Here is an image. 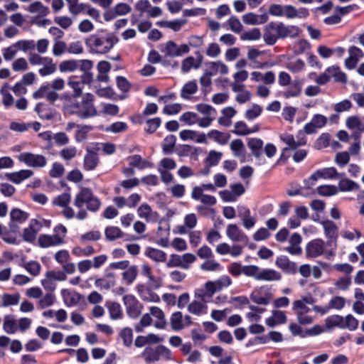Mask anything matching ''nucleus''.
Listing matches in <instances>:
<instances>
[{
  "label": "nucleus",
  "instance_id": "cd10ccee",
  "mask_svg": "<svg viewBox=\"0 0 364 364\" xmlns=\"http://www.w3.org/2000/svg\"><path fill=\"white\" fill-rule=\"evenodd\" d=\"M209 283L207 282L203 287L197 288L194 291V298L208 304L213 299V296L215 294L209 288Z\"/></svg>",
  "mask_w": 364,
  "mask_h": 364
},
{
  "label": "nucleus",
  "instance_id": "774afa93",
  "mask_svg": "<svg viewBox=\"0 0 364 364\" xmlns=\"http://www.w3.org/2000/svg\"><path fill=\"white\" fill-rule=\"evenodd\" d=\"M260 37L261 32L257 28H254L245 31L240 35V39L242 41H257L259 40Z\"/></svg>",
  "mask_w": 364,
  "mask_h": 364
},
{
  "label": "nucleus",
  "instance_id": "2f4dec72",
  "mask_svg": "<svg viewBox=\"0 0 364 364\" xmlns=\"http://www.w3.org/2000/svg\"><path fill=\"white\" fill-rule=\"evenodd\" d=\"M137 214L140 218L144 219L146 222L154 221L158 218L156 212L146 203H143L138 208Z\"/></svg>",
  "mask_w": 364,
  "mask_h": 364
},
{
  "label": "nucleus",
  "instance_id": "6e6552de",
  "mask_svg": "<svg viewBox=\"0 0 364 364\" xmlns=\"http://www.w3.org/2000/svg\"><path fill=\"white\" fill-rule=\"evenodd\" d=\"M292 311L296 316L297 321L302 325L310 324L313 321V317L308 315L310 309L304 304L303 301L295 300L292 303Z\"/></svg>",
  "mask_w": 364,
  "mask_h": 364
},
{
  "label": "nucleus",
  "instance_id": "c9c22d12",
  "mask_svg": "<svg viewBox=\"0 0 364 364\" xmlns=\"http://www.w3.org/2000/svg\"><path fill=\"white\" fill-rule=\"evenodd\" d=\"M206 136L207 139L209 138L220 145L226 144L230 138V135L228 133L218 129H211Z\"/></svg>",
  "mask_w": 364,
  "mask_h": 364
},
{
  "label": "nucleus",
  "instance_id": "4be33fe9",
  "mask_svg": "<svg viewBox=\"0 0 364 364\" xmlns=\"http://www.w3.org/2000/svg\"><path fill=\"white\" fill-rule=\"evenodd\" d=\"M226 235L235 242H244L247 240V236L236 224H230L227 226Z\"/></svg>",
  "mask_w": 364,
  "mask_h": 364
},
{
  "label": "nucleus",
  "instance_id": "de8ad7c7",
  "mask_svg": "<svg viewBox=\"0 0 364 364\" xmlns=\"http://www.w3.org/2000/svg\"><path fill=\"white\" fill-rule=\"evenodd\" d=\"M68 4L69 12L74 16L85 11L87 5L79 3V0H65Z\"/></svg>",
  "mask_w": 364,
  "mask_h": 364
},
{
  "label": "nucleus",
  "instance_id": "338daca9",
  "mask_svg": "<svg viewBox=\"0 0 364 364\" xmlns=\"http://www.w3.org/2000/svg\"><path fill=\"white\" fill-rule=\"evenodd\" d=\"M55 302V295L51 293H48L39 299L38 306L40 309H43L51 306Z\"/></svg>",
  "mask_w": 364,
  "mask_h": 364
},
{
  "label": "nucleus",
  "instance_id": "c85d7f7f",
  "mask_svg": "<svg viewBox=\"0 0 364 364\" xmlns=\"http://www.w3.org/2000/svg\"><path fill=\"white\" fill-rule=\"evenodd\" d=\"M242 18L244 23L254 26L266 23L268 21V15L266 13L257 15L250 12L243 15Z\"/></svg>",
  "mask_w": 364,
  "mask_h": 364
},
{
  "label": "nucleus",
  "instance_id": "dca6fc26",
  "mask_svg": "<svg viewBox=\"0 0 364 364\" xmlns=\"http://www.w3.org/2000/svg\"><path fill=\"white\" fill-rule=\"evenodd\" d=\"M279 139L287 145V147L283 149V151L290 149L295 150L299 146L306 144V142L305 137H297V139H296L292 134L288 133L282 134L279 136Z\"/></svg>",
  "mask_w": 364,
  "mask_h": 364
},
{
  "label": "nucleus",
  "instance_id": "0e129e2a",
  "mask_svg": "<svg viewBox=\"0 0 364 364\" xmlns=\"http://www.w3.org/2000/svg\"><path fill=\"white\" fill-rule=\"evenodd\" d=\"M10 217L11 220L23 223L28 220L29 214L19 208H14L11 210Z\"/></svg>",
  "mask_w": 364,
  "mask_h": 364
},
{
  "label": "nucleus",
  "instance_id": "052dcab7",
  "mask_svg": "<svg viewBox=\"0 0 364 364\" xmlns=\"http://www.w3.org/2000/svg\"><path fill=\"white\" fill-rule=\"evenodd\" d=\"M156 349L152 348H146L141 353V356L146 363H151L159 360V355L157 353Z\"/></svg>",
  "mask_w": 364,
  "mask_h": 364
},
{
  "label": "nucleus",
  "instance_id": "864d4df0",
  "mask_svg": "<svg viewBox=\"0 0 364 364\" xmlns=\"http://www.w3.org/2000/svg\"><path fill=\"white\" fill-rule=\"evenodd\" d=\"M301 92V82L299 80H296L289 84V87L284 92V96L287 98L296 97L300 95Z\"/></svg>",
  "mask_w": 364,
  "mask_h": 364
},
{
  "label": "nucleus",
  "instance_id": "bb28decb",
  "mask_svg": "<svg viewBox=\"0 0 364 364\" xmlns=\"http://www.w3.org/2000/svg\"><path fill=\"white\" fill-rule=\"evenodd\" d=\"M237 111L232 107H226L221 110V116L218 119L219 125L229 127L232 124V118L236 115Z\"/></svg>",
  "mask_w": 364,
  "mask_h": 364
},
{
  "label": "nucleus",
  "instance_id": "f704fd0d",
  "mask_svg": "<svg viewBox=\"0 0 364 364\" xmlns=\"http://www.w3.org/2000/svg\"><path fill=\"white\" fill-rule=\"evenodd\" d=\"M282 279L280 272L273 269L260 268L258 280L267 282H276Z\"/></svg>",
  "mask_w": 364,
  "mask_h": 364
},
{
  "label": "nucleus",
  "instance_id": "09e8293b",
  "mask_svg": "<svg viewBox=\"0 0 364 364\" xmlns=\"http://www.w3.org/2000/svg\"><path fill=\"white\" fill-rule=\"evenodd\" d=\"M3 329L6 333L9 334H14L17 331L18 326H16L14 316L6 315L4 317Z\"/></svg>",
  "mask_w": 364,
  "mask_h": 364
},
{
  "label": "nucleus",
  "instance_id": "7ed1b4c3",
  "mask_svg": "<svg viewBox=\"0 0 364 364\" xmlns=\"http://www.w3.org/2000/svg\"><path fill=\"white\" fill-rule=\"evenodd\" d=\"M117 42V38L112 33L92 35L85 41L86 45L97 53L105 54L109 52Z\"/></svg>",
  "mask_w": 364,
  "mask_h": 364
},
{
  "label": "nucleus",
  "instance_id": "49530a36",
  "mask_svg": "<svg viewBox=\"0 0 364 364\" xmlns=\"http://www.w3.org/2000/svg\"><path fill=\"white\" fill-rule=\"evenodd\" d=\"M198 90V85L196 80H191L186 83L181 90V97L188 100L191 96L195 94Z\"/></svg>",
  "mask_w": 364,
  "mask_h": 364
},
{
  "label": "nucleus",
  "instance_id": "39448f33",
  "mask_svg": "<svg viewBox=\"0 0 364 364\" xmlns=\"http://www.w3.org/2000/svg\"><path fill=\"white\" fill-rule=\"evenodd\" d=\"M273 298L272 288L268 285H263L255 288L250 294L251 300L259 305H267Z\"/></svg>",
  "mask_w": 364,
  "mask_h": 364
},
{
  "label": "nucleus",
  "instance_id": "37998d69",
  "mask_svg": "<svg viewBox=\"0 0 364 364\" xmlns=\"http://www.w3.org/2000/svg\"><path fill=\"white\" fill-rule=\"evenodd\" d=\"M99 162L97 154L95 152L87 151L84 157V168L87 171L95 169Z\"/></svg>",
  "mask_w": 364,
  "mask_h": 364
},
{
  "label": "nucleus",
  "instance_id": "603ef678",
  "mask_svg": "<svg viewBox=\"0 0 364 364\" xmlns=\"http://www.w3.org/2000/svg\"><path fill=\"white\" fill-rule=\"evenodd\" d=\"M286 68L291 72L296 73L302 71L305 68L304 62L301 59H289Z\"/></svg>",
  "mask_w": 364,
  "mask_h": 364
},
{
  "label": "nucleus",
  "instance_id": "e433bc0d",
  "mask_svg": "<svg viewBox=\"0 0 364 364\" xmlns=\"http://www.w3.org/2000/svg\"><path fill=\"white\" fill-rule=\"evenodd\" d=\"M144 255L156 262H165L166 261L167 255L161 250L147 247L144 252Z\"/></svg>",
  "mask_w": 364,
  "mask_h": 364
},
{
  "label": "nucleus",
  "instance_id": "0eeeda50",
  "mask_svg": "<svg viewBox=\"0 0 364 364\" xmlns=\"http://www.w3.org/2000/svg\"><path fill=\"white\" fill-rule=\"evenodd\" d=\"M92 80L90 73H85L79 80L76 76H70L68 79V85L73 90V94L70 95L73 98L79 97L82 93L85 83H89Z\"/></svg>",
  "mask_w": 364,
  "mask_h": 364
},
{
  "label": "nucleus",
  "instance_id": "c03bdc74",
  "mask_svg": "<svg viewBox=\"0 0 364 364\" xmlns=\"http://www.w3.org/2000/svg\"><path fill=\"white\" fill-rule=\"evenodd\" d=\"M275 264L277 267L286 272H294L295 270V263L290 262L286 256L277 257L275 261Z\"/></svg>",
  "mask_w": 364,
  "mask_h": 364
},
{
  "label": "nucleus",
  "instance_id": "5fc2aeb1",
  "mask_svg": "<svg viewBox=\"0 0 364 364\" xmlns=\"http://www.w3.org/2000/svg\"><path fill=\"white\" fill-rule=\"evenodd\" d=\"M107 308L112 319H119L122 317V311L120 305L116 302H108Z\"/></svg>",
  "mask_w": 364,
  "mask_h": 364
},
{
  "label": "nucleus",
  "instance_id": "412c9836",
  "mask_svg": "<svg viewBox=\"0 0 364 364\" xmlns=\"http://www.w3.org/2000/svg\"><path fill=\"white\" fill-rule=\"evenodd\" d=\"M64 243L62 237L58 235L43 234L39 236L38 244L42 248H48L52 246H58Z\"/></svg>",
  "mask_w": 364,
  "mask_h": 364
},
{
  "label": "nucleus",
  "instance_id": "6e6d98bb",
  "mask_svg": "<svg viewBox=\"0 0 364 364\" xmlns=\"http://www.w3.org/2000/svg\"><path fill=\"white\" fill-rule=\"evenodd\" d=\"M20 301V294H4L1 297V306L6 307L9 306L16 305Z\"/></svg>",
  "mask_w": 364,
  "mask_h": 364
},
{
  "label": "nucleus",
  "instance_id": "680f3d73",
  "mask_svg": "<svg viewBox=\"0 0 364 364\" xmlns=\"http://www.w3.org/2000/svg\"><path fill=\"white\" fill-rule=\"evenodd\" d=\"M137 274V269L135 266H129L122 273V278L127 284H131L136 279Z\"/></svg>",
  "mask_w": 364,
  "mask_h": 364
},
{
  "label": "nucleus",
  "instance_id": "4c0bfd02",
  "mask_svg": "<svg viewBox=\"0 0 364 364\" xmlns=\"http://www.w3.org/2000/svg\"><path fill=\"white\" fill-rule=\"evenodd\" d=\"M10 90L11 85L7 82L4 83L0 88L2 103L6 108H9L14 105V99L10 93Z\"/></svg>",
  "mask_w": 364,
  "mask_h": 364
},
{
  "label": "nucleus",
  "instance_id": "393cba45",
  "mask_svg": "<svg viewBox=\"0 0 364 364\" xmlns=\"http://www.w3.org/2000/svg\"><path fill=\"white\" fill-rule=\"evenodd\" d=\"M348 58L345 60V66L350 70L355 67L359 60L363 56V53L360 48L351 46L348 49Z\"/></svg>",
  "mask_w": 364,
  "mask_h": 364
},
{
  "label": "nucleus",
  "instance_id": "f8f14e48",
  "mask_svg": "<svg viewBox=\"0 0 364 364\" xmlns=\"http://www.w3.org/2000/svg\"><path fill=\"white\" fill-rule=\"evenodd\" d=\"M328 122V119L323 114H314L311 121L306 124L304 127V132L306 134H312L317 132L318 129L323 127Z\"/></svg>",
  "mask_w": 364,
  "mask_h": 364
},
{
  "label": "nucleus",
  "instance_id": "f3484780",
  "mask_svg": "<svg viewBox=\"0 0 364 364\" xmlns=\"http://www.w3.org/2000/svg\"><path fill=\"white\" fill-rule=\"evenodd\" d=\"M179 136L181 140H191L198 144H207V136L205 133L192 129H184L180 132Z\"/></svg>",
  "mask_w": 364,
  "mask_h": 364
},
{
  "label": "nucleus",
  "instance_id": "f257e3e1",
  "mask_svg": "<svg viewBox=\"0 0 364 364\" xmlns=\"http://www.w3.org/2000/svg\"><path fill=\"white\" fill-rule=\"evenodd\" d=\"M63 100V111L65 114L75 115L80 119H88L97 115V110L95 106V97L91 93H86L81 101L73 98L68 94L61 95Z\"/></svg>",
  "mask_w": 364,
  "mask_h": 364
},
{
  "label": "nucleus",
  "instance_id": "58836bf2",
  "mask_svg": "<svg viewBox=\"0 0 364 364\" xmlns=\"http://www.w3.org/2000/svg\"><path fill=\"white\" fill-rule=\"evenodd\" d=\"M209 73L210 75H215L217 74L226 75L229 72L228 67L222 61H212L208 63Z\"/></svg>",
  "mask_w": 364,
  "mask_h": 364
},
{
  "label": "nucleus",
  "instance_id": "3c124183",
  "mask_svg": "<svg viewBox=\"0 0 364 364\" xmlns=\"http://www.w3.org/2000/svg\"><path fill=\"white\" fill-rule=\"evenodd\" d=\"M129 165L139 169H144L152 166L149 161L143 159L139 155H134L129 158Z\"/></svg>",
  "mask_w": 364,
  "mask_h": 364
},
{
  "label": "nucleus",
  "instance_id": "7c9ffc66",
  "mask_svg": "<svg viewBox=\"0 0 364 364\" xmlns=\"http://www.w3.org/2000/svg\"><path fill=\"white\" fill-rule=\"evenodd\" d=\"M33 175V172L31 170L24 169L6 173V177L12 183L19 184L21 181L31 177Z\"/></svg>",
  "mask_w": 364,
  "mask_h": 364
},
{
  "label": "nucleus",
  "instance_id": "4d7b16f0",
  "mask_svg": "<svg viewBox=\"0 0 364 364\" xmlns=\"http://www.w3.org/2000/svg\"><path fill=\"white\" fill-rule=\"evenodd\" d=\"M325 235L327 237L333 239L337 235L338 228L335 223L331 220L322 222Z\"/></svg>",
  "mask_w": 364,
  "mask_h": 364
},
{
  "label": "nucleus",
  "instance_id": "ddd939ff",
  "mask_svg": "<svg viewBox=\"0 0 364 364\" xmlns=\"http://www.w3.org/2000/svg\"><path fill=\"white\" fill-rule=\"evenodd\" d=\"M123 301L128 315L133 318L138 317L141 313V305L135 296L131 294L125 295Z\"/></svg>",
  "mask_w": 364,
  "mask_h": 364
},
{
  "label": "nucleus",
  "instance_id": "8fccbe9b",
  "mask_svg": "<svg viewBox=\"0 0 364 364\" xmlns=\"http://www.w3.org/2000/svg\"><path fill=\"white\" fill-rule=\"evenodd\" d=\"M329 77H333L336 82L346 83L347 82L346 75L343 73L338 65H332L326 69Z\"/></svg>",
  "mask_w": 364,
  "mask_h": 364
},
{
  "label": "nucleus",
  "instance_id": "9d476101",
  "mask_svg": "<svg viewBox=\"0 0 364 364\" xmlns=\"http://www.w3.org/2000/svg\"><path fill=\"white\" fill-rule=\"evenodd\" d=\"M270 29L276 33L279 38H293L299 33V28L296 26H287L282 23L269 24Z\"/></svg>",
  "mask_w": 364,
  "mask_h": 364
},
{
  "label": "nucleus",
  "instance_id": "2eb2a0df",
  "mask_svg": "<svg viewBox=\"0 0 364 364\" xmlns=\"http://www.w3.org/2000/svg\"><path fill=\"white\" fill-rule=\"evenodd\" d=\"M338 175V172L334 167L325 168L314 172L307 180L306 183L310 186H314L316 181L319 178H333Z\"/></svg>",
  "mask_w": 364,
  "mask_h": 364
},
{
  "label": "nucleus",
  "instance_id": "4468645a",
  "mask_svg": "<svg viewBox=\"0 0 364 364\" xmlns=\"http://www.w3.org/2000/svg\"><path fill=\"white\" fill-rule=\"evenodd\" d=\"M170 323L172 329L179 331L191 324V318L188 315L183 316L181 312L176 311L171 314Z\"/></svg>",
  "mask_w": 364,
  "mask_h": 364
},
{
  "label": "nucleus",
  "instance_id": "f03ea898",
  "mask_svg": "<svg viewBox=\"0 0 364 364\" xmlns=\"http://www.w3.org/2000/svg\"><path fill=\"white\" fill-rule=\"evenodd\" d=\"M153 325L156 328L164 329L167 326L165 314L158 306H151L149 312L144 314L139 323L135 327L136 331L140 332L145 327Z\"/></svg>",
  "mask_w": 364,
  "mask_h": 364
},
{
  "label": "nucleus",
  "instance_id": "a878e982",
  "mask_svg": "<svg viewBox=\"0 0 364 364\" xmlns=\"http://www.w3.org/2000/svg\"><path fill=\"white\" fill-rule=\"evenodd\" d=\"M259 129V124H255L252 127H249L245 122L239 121L234 124L232 132L237 136H246L257 132Z\"/></svg>",
  "mask_w": 364,
  "mask_h": 364
},
{
  "label": "nucleus",
  "instance_id": "79ce46f5",
  "mask_svg": "<svg viewBox=\"0 0 364 364\" xmlns=\"http://www.w3.org/2000/svg\"><path fill=\"white\" fill-rule=\"evenodd\" d=\"M263 55L264 51L259 50L255 48H251L247 51V58L250 61L255 63L254 68H262L264 64L261 63L259 60L261 59Z\"/></svg>",
  "mask_w": 364,
  "mask_h": 364
},
{
  "label": "nucleus",
  "instance_id": "5701e85b",
  "mask_svg": "<svg viewBox=\"0 0 364 364\" xmlns=\"http://www.w3.org/2000/svg\"><path fill=\"white\" fill-rule=\"evenodd\" d=\"M287 317L284 311L274 309L272 311L271 315L265 319V323L270 328L276 326L284 324L287 322Z\"/></svg>",
  "mask_w": 364,
  "mask_h": 364
},
{
  "label": "nucleus",
  "instance_id": "a211bd4d",
  "mask_svg": "<svg viewBox=\"0 0 364 364\" xmlns=\"http://www.w3.org/2000/svg\"><path fill=\"white\" fill-rule=\"evenodd\" d=\"M137 293L140 298L146 302L159 303L160 302L159 296L148 287L146 284H140L136 287Z\"/></svg>",
  "mask_w": 364,
  "mask_h": 364
},
{
  "label": "nucleus",
  "instance_id": "b1692460",
  "mask_svg": "<svg viewBox=\"0 0 364 364\" xmlns=\"http://www.w3.org/2000/svg\"><path fill=\"white\" fill-rule=\"evenodd\" d=\"M301 240V236L299 233L292 234L289 240V245L284 248L285 251L292 255H300L302 252L300 246Z\"/></svg>",
  "mask_w": 364,
  "mask_h": 364
},
{
  "label": "nucleus",
  "instance_id": "a18cd8bd",
  "mask_svg": "<svg viewBox=\"0 0 364 364\" xmlns=\"http://www.w3.org/2000/svg\"><path fill=\"white\" fill-rule=\"evenodd\" d=\"M230 148L237 158H245V148L241 139H234L230 142Z\"/></svg>",
  "mask_w": 364,
  "mask_h": 364
},
{
  "label": "nucleus",
  "instance_id": "20e7f679",
  "mask_svg": "<svg viewBox=\"0 0 364 364\" xmlns=\"http://www.w3.org/2000/svg\"><path fill=\"white\" fill-rule=\"evenodd\" d=\"M73 204L79 208L86 204L87 209L93 212L97 211L101 205L99 199L94 196L91 190L87 188H81L80 191L76 195Z\"/></svg>",
  "mask_w": 364,
  "mask_h": 364
},
{
  "label": "nucleus",
  "instance_id": "a19ab883",
  "mask_svg": "<svg viewBox=\"0 0 364 364\" xmlns=\"http://www.w3.org/2000/svg\"><path fill=\"white\" fill-rule=\"evenodd\" d=\"M239 216L241 217L242 225L245 228L249 230L255 226L256 220L251 215L250 210L247 208L241 207Z\"/></svg>",
  "mask_w": 364,
  "mask_h": 364
},
{
  "label": "nucleus",
  "instance_id": "69168bd1",
  "mask_svg": "<svg viewBox=\"0 0 364 364\" xmlns=\"http://www.w3.org/2000/svg\"><path fill=\"white\" fill-rule=\"evenodd\" d=\"M262 112V107L257 104H253L250 108H248L245 113V118L249 120L252 121L255 119V118L258 117Z\"/></svg>",
  "mask_w": 364,
  "mask_h": 364
},
{
  "label": "nucleus",
  "instance_id": "e2e57ef3",
  "mask_svg": "<svg viewBox=\"0 0 364 364\" xmlns=\"http://www.w3.org/2000/svg\"><path fill=\"white\" fill-rule=\"evenodd\" d=\"M114 279L111 276H109L107 278L97 279L95 282V287L100 289L107 290L114 287Z\"/></svg>",
  "mask_w": 364,
  "mask_h": 364
},
{
  "label": "nucleus",
  "instance_id": "1a4fd4ad",
  "mask_svg": "<svg viewBox=\"0 0 364 364\" xmlns=\"http://www.w3.org/2000/svg\"><path fill=\"white\" fill-rule=\"evenodd\" d=\"M18 159L27 166L33 168H42L47 164V159L44 156L29 152L21 153L18 156Z\"/></svg>",
  "mask_w": 364,
  "mask_h": 364
},
{
  "label": "nucleus",
  "instance_id": "9b49d317",
  "mask_svg": "<svg viewBox=\"0 0 364 364\" xmlns=\"http://www.w3.org/2000/svg\"><path fill=\"white\" fill-rule=\"evenodd\" d=\"M135 9L141 14L156 18L162 14V9L159 6H152L149 0H139L135 4Z\"/></svg>",
  "mask_w": 364,
  "mask_h": 364
},
{
  "label": "nucleus",
  "instance_id": "ea45409f",
  "mask_svg": "<svg viewBox=\"0 0 364 364\" xmlns=\"http://www.w3.org/2000/svg\"><path fill=\"white\" fill-rule=\"evenodd\" d=\"M201 65V60H196L193 56H188L184 58L181 62V70L183 73H186L191 69H198Z\"/></svg>",
  "mask_w": 364,
  "mask_h": 364
},
{
  "label": "nucleus",
  "instance_id": "423d86ee",
  "mask_svg": "<svg viewBox=\"0 0 364 364\" xmlns=\"http://www.w3.org/2000/svg\"><path fill=\"white\" fill-rule=\"evenodd\" d=\"M161 51L166 57L177 58L188 54L189 49L186 44L178 45L173 41H168L161 46Z\"/></svg>",
  "mask_w": 364,
  "mask_h": 364
},
{
  "label": "nucleus",
  "instance_id": "6ab92c4d",
  "mask_svg": "<svg viewBox=\"0 0 364 364\" xmlns=\"http://www.w3.org/2000/svg\"><path fill=\"white\" fill-rule=\"evenodd\" d=\"M26 11L34 15L33 17L44 18L50 13V9L40 1H36L29 4L26 7Z\"/></svg>",
  "mask_w": 364,
  "mask_h": 364
},
{
  "label": "nucleus",
  "instance_id": "13d9d810",
  "mask_svg": "<svg viewBox=\"0 0 364 364\" xmlns=\"http://www.w3.org/2000/svg\"><path fill=\"white\" fill-rule=\"evenodd\" d=\"M200 268L205 272H218L222 270L221 264L214 259H207L203 262Z\"/></svg>",
  "mask_w": 364,
  "mask_h": 364
},
{
  "label": "nucleus",
  "instance_id": "c756f323",
  "mask_svg": "<svg viewBox=\"0 0 364 364\" xmlns=\"http://www.w3.org/2000/svg\"><path fill=\"white\" fill-rule=\"evenodd\" d=\"M61 296L64 303L68 306H74L81 300V295L77 291L71 289H62Z\"/></svg>",
  "mask_w": 364,
  "mask_h": 364
},
{
  "label": "nucleus",
  "instance_id": "473e14b6",
  "mask_svg": "<svg viewBox=\"0 0 364 364\" xmlns=\"http://www.w3.org/2000/svg\"><path fill=\"white\" fill-rule=\"evenodd\" d=\"M188 311L193 315L200 316L208 312V306L205 302L194 298L188 304Z\"/></svg>",
  "mask_w": 364,
  "mask_h": 364
},
{
  "label": "nucleus",
  "instance_id": "bf43d9fd",
  "mask_svg": "<svg viewBox=\"0 0 364 364\" xmlns=\"http://www.w3.org/2000/svg\"><path fill=\"white\" fill-rule=\"evenodd\" d=\"M41 65H43V68H40L38 70V73L41 76L51 75L56 70V65L53 63V60L50 58H48L44 64H42Z\"/></svg>",
  "mask_w": 364,
  "mask_h": 364
},
{
  "label": "nucleus",
  "instance_id": "aec40b11",
  "mask_svg": "<svg viewBox=\"0 0 364 364\" xmlns=\"http://www.w3.org/2000/svg\"><path fill=\"white\" fill-rule=\"evenodd\" d=\"M306 256L308 258H316L323 253L324 242L321 240H314L306 246Z\"/></svg>",
  "mask_w": 364,
  "mask_h": 364
},
{
  "label": "nucleus",
  "instance_id": "72a5a7b5",
  "mask_svg": "<svg viewBox=\"0 0 364 364\" xmlns=\"http://www.w3.org/2000/svg\"><path fill=\"white\" fill-rule=\"evenodd\" d=\"M209 288L214 293L231 285L232 279L229 276L224 275L215 281H208Z\"/></svg>",
  "mask_w": 364,
  "mask_h": 364
}]
</instances>
